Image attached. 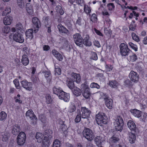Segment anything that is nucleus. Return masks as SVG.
I'll list each match as a JSON object with an SVG mask.
<instances>
[{
  "instance_id": "15",
  "label": "nucleus",
  "mask_w": 147,
  "mask_h": 147,
  "mask_svg": "<svg viewBox=\"0 0 147 147\" xmlns=\"http://www.w3.org/2000/svg\"><path fill=\"white\" fill-rule=\"evenodd\" d=\"M129 77L131 80L135 83L137 82L139 80V75L137 73L134 71H131L130 73Z\"/></svg>"
},
{
  "instance_id": "4",
  "label": "nucleus",
  "mask_w": 147,
  "mask_h": 147,
  "mask_svg": "<svg viewBox=\"0 0 147 147\" xmlns=\"http://www.w3.org/2000/svg\"><path fill=\"white\" fill-rule=\"evenodd\" d=\"M81 88L83 92L82 94L83 96L86 99H88L90 98V88L88 86L84 84H82Z\"/></svg>"
},
{
  "instance_id": "51",
  "label": "nucleus",
  "mask_w": 147,
  "mask_h": 147,
  "mask_svg": "<svg viewBox=\"0 0 147 147\" xmlns=\"http://www.w3.org/2000/svg\"><path fill=\"white\" fill-rule=\"evenodd\" d=\"M84 11L87 14H88L91 11V9L88 6L85 5L84 6Z\"/></svg>"
},
{
  "instance_id": "6",
  "label": "nucleus",
  "mask_w": 147,
  "mask_h": 147,
  "mask_svg": "<svg viewBox=\"0 0 147 147\" xmlns=\"http://www.w3.org/2000/svg\"><path fill=\"white\" fill-rule=\"evenodd\" d=\"M84 136L85 138H98V136H95V134H94L92 130L88 128H85L83 132Z\"/></svg>"
},
{
  "instance_id": "28",
  "label": "nucleus",
  "mask_w": 147,
  "mask_h": 147,
  "mask_svg": "<svg viewBox=\"0 0 147 147\" xmlns=\"http://www.w3.org/2000/svg\"><path fill=\"white\" fill-rule=\"evenodd\" d=\"M33 29H29L26 31V35L28 38L32 39L33 37Z\"/></svg>"
},
{
  "instance_id": "27",
  "label": "nucleus",
  "mask_w": 147,
  "mask_h": 147,
  "mask_svg": "<svg viewBox=\"0 0 147 147\" xmlns=\"http://www.w3.org/2000/svg\"><path fill=\"white\" fill-rule=\"evenodd\" d=\"M52 133V131L50 129H47L45 131L44 135H43L44 138H51Z\"/></svg>"
},
{
  "instance_id": "13",
  "label": "nucleus",
  "mask_w": 147,
  "mask_h": 147,
  "mask_svg": "<svg viewBox=\"0 0 147 147\" xmlns=\"http://www.w3.org/2000/svg\"><path fill=\"white\" fill-rule=\"evenodd\" d=\"M59 98L63 100L65 102H68L70 99L69 94V93H66L64 91L61 92V94L58 95Z\"/></svg>"
},
{
  "instance_id": "8",
  "label": "nucleus",
  "mask_w": 147,
  "mask_h": 147,
  "mask_svg": "<svg viewBox=\"0 0 147 147\" xmlns=\"http://www.w3.org/2000/svg\"><path fill=\"white\" fill-rule=\"evenodd\" d=\"M13 39L16 42L22 43L24 42V39L22 34L19 32H17L13 35Z\"/></svg>"
},
{
  "instance_id": "46",
  "label": "nucleus",
  "mask_w": 147,
  "mask_h": 147,
  "mask_svg": "<svg viewBox=\"0 0 147 147\" xmlns=\"http://www.w3.org/2000/svg\"><path fill=\"white\" fill-rule=\"evenodd\" d=\"M44 22L45 25L51 24L49 17L47 16L45 17L44 19Z\"/></svg>"
},
{
  "instance_id": "44",
  "label": "nucleus",
  "mask_w": 147,
  "mask_h": 147,
  "mask_svg": "<svg viewBox=\"0 0 147 147\" xmlns=\"http://www.w3.org/2000/svg\"><path fill=\"white\" fill-rule=\"evenodd\" d=\"M131 36L134 40L136 41L137 42H138L140 41V39L138 36L134 33L133 32L132 33Z\"/></svg>"
},
{
  "instance_id": "43",
  "label": "nucleus",
  "mask_w": 147,
  "mask_h": 147,
  "mask_svg": "<svg viewBox=\"0 0 147 147\" xmlns=\"http://www.w3.org/2000/svg\"><path fill=\"white\" fill-rule=\"evenodd\" d=\"M95 142L96 145L98 147H102L101 146V144L103 141H102L100 139H99V138H95Z\"/></svg>"
},
{
  "instance_id": "25",
  "label": "nucleus",
  "mask_w": 147,
  "mask_h": 147,
  "mask_svg": "<svg viewBox=\"0 0 147 147\" xmlns=\"http://www.w3.org/2000/svg\"><path fill=\"white\" fill-rule=\"evenodd\" d=\"M131 112L134 116L138 118H139L141 116L142 112L137 109L131 110Z\"/></svg>"
},
{
  "instance_id": "61",
  "label": "nucleus",
  "mask_w": 147,
  "mask_h": 147,
  "mask_svg": "<svg viewBox=\"0 0 147 147\" xmlns=\"http://www.w3.org/2000/svg\"><path fill=\"white\" fill-rule=\"evenodd\" d=\"M76 110V107L74 105H72L70 107L69 110V111L70 113H71L74 112Z\"/></svg>"
},
{
  "instance_id": "30",
  "label": "nucleus",
  "mask_w": 147,
  "mask_h": 147,
  "mask_svg": "<svg viewBox=\"0 0 147 147\" xmlns=\"http://www.w3.org/2000/svg\"><path fill=\"white\" fill-rule=\"evenodd\" d=\"M49 138H43L42 147H49Z\"/></svg>"
},
{
  "instance_id": "55",
  "label": "nucleus",
  "mask_w": 147,
  "mask_h": 147,
  "mask_svg": "<svg viewBox=\"0 0 147 147\" xmlns=\"http://www.w3.org/2000/svg\"><path fill=\"white\" fill-rule=\"evenodd\" d=\"M129 136L130 138H136L138 137V135L137 133L130 132L129 133Z\"/></svg>"
},
{
  "instance_id": "14",
  "label": "nucleus",
  "mask_w": 147,
  "mask_h": 147,
  "mask_svg": "<svg viewBox=\"0 0 147 147\" xmlns=\"http://www.w3.org/2000/svg\"><path fill=\"white\" fill-rule=\"evenodd\" d=\"M61 42L63 43V46L65 48L66 50L68 51H69L71 48V46L68 43L67 39L63 37H62L60 39Z\"/></svg>"
},
{
  "instance_id": "29",
  "label": "nucleus",
  "mask_w": 147,
  "mask_h": 147,
  "mask_svg": "<svg viewBox=\"0 0 147 147\" xmlns=\"http://www.w3.org/2000/svg\"><path fill=\"white\" fill-rule=\"evenodd\" d=\"M53 90V93L57 95L58 96L59 94H61V92L63 91L59 87L57 88L56 86H54Z\"/></svg>"
},
{
  "instance_id": "17",
  "label": "nucleus",
  "mask_w": 147,
  "mask_h": 147,
  "mask_svg": "<svg viewBox=\"0 0 147 147\" xmlns=\"http://www.w3.org/2000/svg\"><path fill=\"white\" fill-rule=\"evenodd\" d=\"M57 27L60 32L66 34H68L69 33V30L61 24H58Z\"/></svg>"
},
{
  "instance_id": "42",
  "label": "nucleus",
  "mask_w": 147,
  "mask_h": 147,
  "mask_svg": "<svg viewBox=\"0 0 147 147\" xmlns=\"http://www.w3.org/2000/svg\"><path fill=\"white\" fill-rule=\"evenodd\" d=\"M91 56L90 57V59L94 60H96L97 59L98 57L96 53L94 52H91Z\"/></svg>"
},
{
  "instance_id": "40",
  "label": "nucleus",
  "mask_w": 147,
  "mask_h": 147,
  "mask_svg": "<svg viewBox=\"0 0 147 147\" xmlns=\"http://www.w3.org/2000/svg\"><path fill=\"white\" fill-rule=\"evenodd\" d=\"M11 11V9L9 7H7L3 11L2 15L3 16L9 14Z\"/></svg>"
},
{
  "instance_id": "9",
  "label": "nucleus",
  "mask_w": 147,
  "mask_h": 147,
  "mask_svg": "<svg viewBox=\"0 0 147 147\" xmlns=\"http://www.w3.org/2000/svg\"><path fill=\"white\" fill-rule=\"evenodd\" d=\"M32 20L33 27H34V29L36 28V29L34 30V32L36 33L38 31V28L40 26V22L38 19L36 17L33 18Z\"/></svg>"
},
{
  "instance_id": "57",
  "label": "nucleus",
  "mask_w": 147,
  "mask_h": 147,
  "mask_svg": "<svg viewBox=\"0 0 147 147\" xmlns=\"http://www.w3.org/2000/svg\"><path fill=\"white\" fill-rule=\"evenodd\" d=\"M46 102L47 104H50L52 102V99L51 96L49 95H47L46 96Z\"/></svg>"
},
{
  "instance_id": "56",
  "label": "nucleus",
  "mask_w": 147,
  "mask_h": 147,
  "mask_svg": "<svg viewBox=\"0 0 147 147\" xmlns=\"http://www.w3.org/2000/svg\"><path fill=\"white\" fill-rule=\"evenodd\" d=\"M107 6L108 7L109 10H112L115 8V6L114 4L112 3H109L107 5Z\"/></svg>"
},
{
  "instance_id": "26",
  "label": "nucleus",
  "mask_w": 147,
  "mask_h": 147,
  "mask_svg": "<svg viewBox=\"0 0 147 147\" xmlns=\"http://www.w3.org/2000/svg\"><path fill=\"white\" fill-rule=\"evenodd\" d=\"M67 84L68 87L71 89H73L75 87L74 82L71 78L69 79L67 81Z\"/></svg>"
},
{
  "instance_id": "34",
  "label": "nucleus",
  "mask_w": 147,
  "mask_h": 147,
  "mask_svg": "<svg viewBox=\"0 0 147 147\" xmlns=\"http://www.w3.org/2000/svg\"><path fill=\"white\" fill-rule=\"evenodd\" d=\"M55 75H59L61 74V69L59 67L55 65Z\"/></svg>"
},
{
  "instance_id": "23",
  "label": "nucleus",
  "mask_w": 147,
  "mask_h": 147,
  "mask_svg": "<svg viewBox=\"0 0 147 147\" xmlns=\"http://www.w3.org/2000/svg\"><path fill=\"white\" fill-rule=\"evenodd\" d=\"M72 92L73 94L76 96H80L82 92L81 90L77 87H75L72 90Z\"/></svg>"
},
{
  "instance_id": "50",
  "label": "nucleus",
  "mask_w": 147,
  "mask_h": 147,
  "mask_svg": "<svg viewBox=\"0 0 147 147\" xmlns=\"http://www.w3.org/2000/svg\"><path fill=\"white\" fill-rule=\"evenodd\" d=\"M39 119L42 123H45L46 121V118L43 115L41 114L39 116Z\"/></svg>"
},
{
  "instance_id": "48",
  "label": "nucleus",
  "mask_w": 147,
  "mask_h": 147,
  "mask_svg": "<svg viewBox=\"0 0 147 147\" xmlns=\"http://www.w3.org/2000/svg\"><path fill=\"white\" fill-rule=\"evenodd\" d=\"M119 140V138H110L109 143L112 146L113 145L114 143L117 142Z\"/></svg>"
},
{
  "instance_id": "12",
  "label": "nucleus",
  "mask_w": 147,
  "mask_h": 147,
  "mask_svg": "<svg viewBox=\"0 0 147 147\" xmlns=\"http://www.w3.org/2000/svg\"><path fill=\"white\" fill-rule=\"evenodd\" d=\"M32 111L30 110L28 111L26 114V116H29L32 120V123L33 124H35L37 123V118L36 116L32 113Z\"/></svg>"
},
{
  "instance_id": "60",
  "label": "nucleus",
  "mask_w": 147,
  "mask_h": 147,
  "mask_svg": "<svg viewBox=\"0 0 147 147\" xmlns=\"http://www.w3.org/2000/svg\"><path fill=\"white\" fill-rule=\"evenodd\" d=\"M82 21V19L81 18L78 17V20L76 21V24L79 25L81 26L82 24V23H81V21Z\"/></svg>"
},
{
  "instance_id": "1",
  "label": "nucleus",
  "mask_w": 147,
  "mask_h": 147,
  "mask_svg": "<svg viewBox=\"0 0 147 147\" xmlns=\"http://www.w3.org/2000/svg\"><path fill=\"white\" fill-rule=\"evenodd\" d=\"M73 38L76 45L80 47H82L83 44L89 47L92 45V43L89 40V36L88 35H86L85 38L83 39L80 34L79 33H76L73 36Z\"/></svg>"
},
{
  "instance_id": "24",
  "label": "nucleus",
  "mask_w": 147,
  "mask_h": 147,
  "mask_svg": "<svg viewBox=\"0 0 147 147\" xmlns=\"http://www.w3.org/2000/svg\"><path fill=\"white\" fill-rule=\"evenodd\" d=\"M26 9L27 12L30 14L33 13V10L32 5L30 3H27L26 5Z\"/></svg>"
},
{
  "instance_id": "47",
  "label": "nucleus",
  "mask_w": 147,
  "mask_h": 147,
  "mask_svg": "<svg viewBox=\"0 0 147 147\" xmlns=\"http://www.w3.org/2000/svg\"><path fill=\"white\" fill-rule=\"evenodd\" d=\"M90 87L91 88H96L98 89H99L100 86L97 83L93 82L90 85Z\"/></svg>"
},
{
  "instance_id": "64",
  "label": "nucleus",
  "mask_w": 147,
  "mask_h": 147,
  "mask_svg": "<svg viewBox=\"0 0 147 147\" xmlns=\"http://www.w3.org/2000/svg\"><path fill=\"white\" fill-rule=\"evenodd\" d=\"M14 62L16 63V65H19L20 63V60L16 58L14 59Z\"/></svg>"
},
{
  "instance_id": "41",
  "label": "nucleus",
  "mask_w": 147,
  "mask_h": 147,
  "mask_svg": "<svg viewBox=\"0 0 147 147\" xmlns=\"http://www.w3.org/2000/svg\"><path fill=\"white\" fill-rule=\"evenodd\" d=\"M124 85L126 86L131 87L133 85L132 82L129 79L126 80L124 81Z\"/></svg>"
},
{
  "instance_id": "38",
  "label": "nucleus",
  "mask_w": 147,
  "mask_h": 147,
  "mask_svg": "<svg viewBox=\"0 0 147 147\" xmlns=\"http://www.w3.org/2000/svg\"><path fill=\"white\" fill-rule=\"evenodd\" d=\"M17 142L18 144L19 145H22L24 143L25 141V138H17Z\"/></svg>"
},
{
  "instance_id": "63",
  "label": "nucleus",
  "mask_w": 147,
  "mask_h": 147,
  "mask_svg": "<svg viewBox=\"0 0 147 147\" xmlns=\"http://www.w3.org/2000/svg\"><path fill=\"white\" fill-rule=\"evenodd\" d=\"M18 4L19 6H20L21 7H22L25 6V3L23 1L21 2H18Z\"/></svg>"
},
{
  "instance_id": "22",
  "label": "nucleus",
  "mask_w": 147,
  "mask_h": 147,
  "mask_svg": "<svg viewBox=\"0 0 147 147\" xmlns=\"http://www.w3.org/2000/svg\"><path fill=\"white\" fill-rule=\"evenodd\" d=\"M21 62L24 66L27 65L29 62V59L27 55L25 54L23 55L21 60Z\"/></svg>"
},
{
  "instance_id": "58",
  "label": "nucleus",
  "mask_w": 147,
  "mask_h": 147,
  "mask_svg": "<svg viewBox=\"0 0 147 147\" xmlns=\"http://www.w3.org/2000/svg\"><path fill=\"white\" fill-rule=\"evenodd\" d=\"M16 28L17 30H22L23 28L22 24L20 23H18L16 25Z\"/></svg>"
},
{
  "instance_id": "36",
  "label": "nucleus",
  "mask_w": 147,
  "mask_h": 147,
  "mask_svg": "<svg viewBox=\"0 0 147 147\" xmlns=\"http://www.w3.org/2000/svg\"><path fill=\"white\" fill-rule=\"evenodd\" d=\"M10 29L9 27L5 26L2 28V32L5 34H7L10 31Z\"/></svg>"
},
{
  "instance_id": "52",
  "label": "nucleus",
  "mask_w": 147,
  "mask_h": 147,
  "mask_svg": "<svg viewBox=\"0 0 147 147\" xmlns=\"http://www.w3.org/2000/svg\"><path fill=\"white\" fill-rule=\"evenodd\" d=\"M57 11H58L61 15H63L64 13L63 10L60 6L57 7Z\"/></svg>"
},
{
  "instance_id": "35",
  "label": "nucleus",
  "mask_w": 147,
  "mask_h": 147,
  "mask_svg": "<svg viewBox=\"0 0 147 147\" xmlns=\"http://www.w3.org/2000/svg\"><path fill=\"white\" fill-rule=\"evenodd\" d=\"M62 123L61 125L60 126V129H61L62 131H63L64 133L65 134H66L67 132V128L66 125H65L64 123V122L62 121Z\"/></svg>"
},
{
  "instance_id": "59",
  "label": "nucleus",
  "mask_w": 147,
  "mask_h": 147,
  "mask_svg": "<svg viewBox=\"0 0 147 147\" xmlns=\"http://www.w3.org/2000/svg\"><path fill=\"white\" fill-rule=\"evenodd\" d=\"M26 138V135L24 132H20L17 138Z\"/></svg>"
},
{
  "instance_id": "54",
  "label": "nucleus",
  "mask_w": 147,
  "mask_h": 147,
  "mask_svg": "<svg viewBox=\"0 0 147 147\" xmlns=\"http://www.w3.org/2000/svg\"><path fill=\"white\" fill-rule=\"evenodd\" d=\"M129 45L135 51H137L138 48L136 45L134 44L133 43L130 42L129 43Z\"/></svg>"
},
{
  "instance_id": "45",
  "label": "nucleus",
  "mask_w": 147,
  "mask_h": 147,
  "mask_svg": "<svg viewBox=\"0 0 147 147\" xmlns=\"http://www.w3.org/2000/svg\"><path fill=\"white\" fill-rule=\"evenodd\" d=\"M13 82L15 84L16 87L17 89H20V86L18 80L17 79H16L13 81Z\"/></svg>"
},
{
  "instance_id": "10",
  "label": "nucleus",
  "mask_w": 147,
  "mask_h": 147,
  "mask_svg": "<svg viewBox=\"0 0 147 147\" xmlns=\"http://www.w3.org/2000/svg\"><path fill=\"white\" fill-rule=\"evenodd\" d=\"M81 111L82 113L81 115L82 118L87 119L89 117L91 113L90 111L85 107H82L81 108Z\"/></svg>"
},
{
  "instance_id": "32",
  "label": "nucleus",
  "mask_w": 147,
  "mask_h": 147,
  "mask_svg": "<svg viewBox=\"0 0 147 147\" xmlns=\"http://www.w3.org/2000/svg\"><path fill=\"white\" fill-rule=\"evenodd\" d=\"M7 114L4 111H2L0 113V120L5 121L6 119Z\"/></svg>"
},
{
  "instance_id": "3",
  "label": "nucleus",
  "mask_w": 147,
  "mask_h": 147,
  "mask_svg": "<svg viewBox=\"0 0 147 147\" xmlns=\"http://www.w3.org/2000/svg\"><path fill=\"white\" fill-rule=\"evenodd\" d=\"M115 129L117 131H121L123 129V121L121 117H118L114 122Z\"/></svg>"
},
{
  "instance_id": "31",
  "label": "nucleus",
  "mask_w": 147,
  "mask_h": 147,
  "mask_svg": "<svg viewBox=\"0 0 147 147\" xmlns=\"http://www.w3.org/2000/svg\"><path fill=\"white\" fill-rule=\"evenodd\" d=\"M42 73L44 74L45 77L47 81H50L51 79L50 72L49 71H43Z\"/></svg>"
},
{
  "instance_id": "11",
  "label": "nucleus",
  "mask_w": 147,
  "mask_h": 147,
  "mask_svg": "<svg viewBox=\"0 0 147 147\" xmlns=\"http://www.w3.org/2000/svg\"><path fill=\"white\" fill-rule=\"evenodd\" d=\"M22 86L26 90L31 91L32 90V84L31 82H28L26 80L22 81L21 82Z\"/></svg>"
},
{
  "instance_id": "7",
  "label": "nucleus",
  "mask_w": 147,
  "mask_h": 147,
  "mask_svg": "<svg viewBox=\"0 0 147 147\" xmlns=\"http://www.w3.org/2000/svg\"><path fill=\"white\" fill-rule=\"evenodd\" d=\"M103 95L102 96L105 101V103L107 107L109 109H111L112 108V102L113 100L105 94L102 93Z\"/></svg>"
},
{
  "instance_id": "33",
  "label": "nucleus",
  "mask_w": 147,
  "mask_h": 147,
  "mask_svg": "<svg viewBox=\"0 0 147 147\" xmlns=\"http://www.w3.org/2000/svg\"><path fill=\"white\" fill-rule=\"evenodd\" d=\"M78 115H77L76 118L75 119V122L76 123H78L81 120V117L82 115L81 114V112L80 110L77 111Z\"/></svg>"
},
{
  "instance_id": "39",
  "label": "nucleus",
  "mask_w": 147,
  "mask_h": 147,
  "mask_svg": "<svg viewBox=\"0 0 147 147\" xmlns=\"http://www.w3.org/2000/svg\"><path fill=\"white\" fill-rule=\"evenodd\" d=\"M60 142L58 139L55 140L53 142L52 147H60Z\"/></svg>"
},
{
  "instance_id": "5",
  "label": "nucleus",
  "mask_w": 147,
  "mask_h": 147,
  "mask_svg": "<svg viewBox=\"0 0 147 147\" xmlns=\"http://www.w3.org/2000/svg\"><path fill=\"white\" fill-rule=\"evenodd\" d=\"M119 47L120 53L122 56L127 55L130 53V50L128 48L127 45L124 43H122L120 44Z\"/></svg>"
},
{
  "instance_id": "49",
  "label": "nucleus",
  "mask_w": 147,
  "mask_h": 147,
  "mask_svg": "<svg viewBox=\"0 0 147 147\" xmlns=\"http://www.w3.org/2000/svg\"><path fill=\"white\" fill-rule=\"evenodd\" d=\"M104 32L106 35L108 36L111 35V31L107 28H105Z\"/></svg>"
},
{
  "instance_id": "19",
  "label": "nucleus",
  "mask_w": 147,
  "mask_h": 147,
  "mask_svg": "<svg viewBox=\"0 0 147 147\" xmlns=\"http://www.w3.org/2000/svg\"><path fill=\"white\" fill-rule=\"evenodd\" d=\"M52 53L56 58L59 61H62L63 59V57L61 55L58 51L55 49L52 51Z\"/></svg>"
},
{
  "instance_id": "16",
  "label": "nucleus",
  "mask_w": 147,
  "mask_h": 147,
  "mask_svg": "<svg viewBox=\"0 0 147 147\" xmlns=\"http://www.w3.org/2000/svg\"><path fill=\"white\" fill-rule=\"evenodd\" d=\"M127 125L129 128L131 130L134 131L135 133L138 132V129H136V126L135 123L131 120H129L127 123Z\"/></svg>"
},
{
  "instance_id": "20",
  "label": "nucleus",
  "mask_w": 147,
  "mask_h": 147,
  "mask_svg": "<svg viewBox=\"0 0 147 147\" xmlns=\"http://www.w3.org/2000/svg\"><path fill=\"white\" fill-rule=\"evenodd\" d=\"M71 76L73 77L74 80L78 83L80 82L81 81V77L79 74H77L74 72H72L71 74Z\"/></svg>"
},
{
  "instance_id": "2",
  "label": "nucleus",
  "mask_w": 147,
  "mask_h": 147,
  "mask_svg": "<svg viewBox=\"0 0 147 147\" xmlns=\"http://www.w3.org/2000/svg\"><path fill=\"white\" fill-rule=\"evenodd\" d=\"M96 120L97 123L100 126L106 124L108 122V118L104 113H99L96 116Z\"/></svg>"
},
{
  "instance_id": "21",
  "label": "nucleus",
  "mask_w": 147,
  "mask_h": 147,
  "mask_svg": "<svg viewBox=\"0 0 147 147\" xmlns=\"http://www.w3.org/2000/svg\"><path fill=\"white\" fill-rule=\"evenodd\" d=\"M12 20V18L10 16H8L4 17L3 20V22L6 25H10Z\"/></svg>"
},
{
  "instance_id": "37",
  "label": "nucleus",
  "mask_w": 147,
  "mask_h": 147,
  "mask_svg": "<svg viewBox=\"0 0 147 147\" xmlns=\"http://www.w3.org/2000/svg\"><path fill=\"white\" fill-rule=\"evenodd\" d=\"M109 84L110 86L113 88L116 87L118 85V83L115 80L110 81Z\"/></svg>"
},
{
  "instance_id": "62",
  "label": "nucleus",
  "mask_w": 147,
  "mask_h": 147,
  "mask_svg": "<svg viewBox=\"0 0 147 147\" xmlns=\"http://www.w3.org/2000/svg\"><path fill=\"white\" fill-rule=\"evenodd\" d=\"M43 135L41 133L37 132L36 136V138H42Z\"/></svg>"
},
{
  "instance_id": "18",
  "label": "nucleus",
  "mask_w": 147,
  "mask_h": 147,
  "mask_svg": "<svg viewBox=\"0 0 147 147\" xmlns=\"http://www.w3.org/2000/svg\"><path fill=\"white\" fill-rule=\"evenodd\" d=\"M20 130V127L18 125L16 124L12 127V133L14 135H17Z\"/></svg>"
},
{
  "instance_id": "53",
  "label": "nucleus",
  "mask_w": 147,
  "mask_h": 147,
  "mask_svg": "<svg viewBox=\"0 0 147 147\" xmlns=\"http://www.w3.org/2000/svg\"><path fill=\"white\" fill-rule=\"evenodd\" d=\"M130 60L131 61L134 62L137 59V57L136 55L134 54L133 55L130 56Z\"/></svg>"
}]
</instances>
